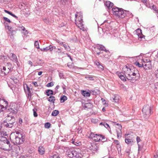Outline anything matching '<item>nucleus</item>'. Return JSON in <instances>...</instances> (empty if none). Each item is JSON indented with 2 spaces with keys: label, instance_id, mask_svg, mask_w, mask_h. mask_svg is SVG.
I'll list each match as a JSON object with an SVG mask.
<instances>
[{
  "label": "nucleus",
  "instance_id": "1a4fd4ad",
  "mask_svg": "<svg viewBox=\"0 0 158 158\" xmlns=\"http://www.w3.org/2000/svg\"><path fill=\"white\" fill-rule=\"evenodd\" d=\"M0 102V110L1 109L2 111H3L6 108V107L7 106V102L4 99L1 100ZM0 111L1 110H0Z\"/></svg>",
  "mask_w": 158,
  "mask_h": 158
},
{
  "label": "nucleus",
  "instance_id": "473e14b6",
  "mask_svg": "<svg viewBox=\"0 0 158 158\" xmlns=\"http://www.w3.org/2000/svg\"><path fill=\"white\" fill-rule=\"evenodd\" d=\"M102 124H103V126L106 128H107L108 127L110 128L109 125L107 124L106 123L103 122H102L100 123V125H102Z\"/></svg>",
  "mask_w": 158,
  "mask_h": 158
},
{
  "label": "nucleus",
  "instance_id": "ea45409f",
  "mask_svg": "<svg viewBox=\"0 0 158 158\" xmlns=\"http://www.w3.org/2000/svg\"><path fill=\"white\" fill-rule=\"evenodd\" d=\"M51 126V124L49 123H45L44 126L45 128H49Z\"/></svg>",
  "mask_w": 158,
  "mask_h": 158
},
{
  "label": "nucleus",
  "instance_id": "20e7f679",
  "mask_svg": "<svg viewBox=\"0 0 158 158\" xmlns=\"http://www.w3.org/2000/svg\"><path fill=\"white\" fill-rule=\"evenodd\" d=\"M75 17L76 19L75 20V24L80 29L84 31L85 28L83 27V24L82 23V15L81 12H79L77 14L75 15Z\"/></svg>",
  "mask_w": 158,
  "mask_h": 158
},
{
  "label": "nucleus",
  "instance_id": "a18cd8bd",
  "mask_svg": "<svg viewBox=\"0 0 158 158\" xmlns=\"http://www.w3.org/2000/svg\"><path fill=\"white\" fill-rule=\"evenodd\" d=\"M91 121L94 123H96L98 121V120L97 119L92 118L91 120Z\"/></svg>",
  "mask_w": 158,
  "mask_h": 158
},
{
  "label": "nucleus",
  "instance_id": "c85d7f7f",
  "mask_svg": "<svg viewBox=\"0 0 158 158\" xmlns=\"http://www.w3.org/2000/svg\"><path fill=\"white\" fill-rule=\"evenodd\" d=\"M59 113V112L56 110H54L52 113V115L53 116H57Z\"/></svg>",
  "mask_w": 158,
  "mask_h": 158
},
{
  "label": "nucleus",
  "instance_id": "49530a36",
  "mask_svg": "<svg viewBox=\"0 0 158 158\" xmlns=\"http://www.w3.org/2000/svg\"><path fill=\"white\" fill-rule=\"evenodd\" d=\"M152 9L155 11L156 13H158V10L157 9V8L155 5H153L152 6Z\"/></svg>",
  "mask_w": 158,
  "mask_h": 158
},
{
  "label": "nucleus",
  "instance_id": "6e6552de",
  "mask_svg": "<svg viewBox=\"0 0 158 158\" xmlns=\"http://www.w3.org/2000/svg\"><path fill=\"white\" fill-rule=\"evenodd\" d=\"M143 67L145 71L150 70L152 68V65L149 60L148 61L147 59L144 60L143 61Z\"/></svg>",
  "mask_w": 158,
  "mask_h": 158
},
{
  "label": "nucleus",
  "instance_id": "72a5a7b5",
  "mask_svg": "<svg viewBox=\"0 0 158 158\" xmlns=\"http://www.w3.org/2000/svg\"><path fill=\"white\" fill-rule=\"evenodd\" d=\"M34 46L37 49H40L39 43L38 41H35L34 43Z\"/></svg>",
  "mask_w": 158,
  "mask_h": 158
},
{
  "label": "nucleus",
  "instance_id": "dca6fc26",
  "mask_svg": "<svg viewBox=\"0 0 158 158\" xmlns=\"http://www.w3.org/2000/svg\"><path fill=\"white\" fill-rule=\"evenodd\" d=\"M3 125L4 126H5L6 127H8V128H12L14 125H13L11 123H7L6 122L4 121L3 123Z\"/></svg>",
  "mask_w": 158,
  "mask_h": 158
},
{
  "label": "nucleus",
  "instance_id": "b1692460",
  "mask_svg": "<svg viewBox=\"0 0 158 158\" xmlns=\"http://www.w3.org/2000/svg\"><path fill=\"white\" fill-rule=\"evenodd\" d=\"M82 94L85 97H89L90 96V94L88 92L83 90L82 92Z\"/></svg>",
  "mask_w": 158,
  "mask_h": 158
},
{
  "label": "nucleus",
  "instance_id": "4c0bfd02",
  "mask_svg": "<svg viewBox=\"0 0 158 158\" xmlns=\"http://www.w3.org/2000/svg\"><path fill=\"white\" fill-rule=\"evenodd\" d=\"M85 78L87 79L88 80L90 81H93L94 80L93 77L92 76L86 77H85Z\"/></svg>",
  "mask_w": 158,
  "mask_h": 158
},
{
  "label": "nucleus",
  "instance_id": "69168bd1",
  "mask_svg": "<svg viewBox=\"0 0 158 158\" xmlns=\"http://www.w3.org/2000/svg\"><path fill=\"white\" fill-rule=\"evenodd\" d=\"M22 123H23L22 119L21 118H20L19 120V124L20 125H21V124H22Z\"/></svg>",
  "mask_w": 158,
  "mask_h": 158
},
{
  "label": "nucleus",
  "instance_id": "0e129e2a",
  "mask_svg": "<svg viewBox=\"0 0 158 158\" xmlns=\"http://www.w3.org/2000/svg\"><path fill=\"white\" fill-rule=\"evenodd\" d=\"M59 76L60 78H62L63 76V74L62 73H59Z\"/></svg>",
  "mask_w": 158,
  "mask_h": 158
},
{
  "label": "nucleus",
  "instance_id": "bf43d9fd",
  "mask_svg": "<svg viewBox=\"0 0 158 158\" xmlns=\"http://www.w3.org/2000/svg\"><path fill=\"white\" fill-rule=\"evenodd\" d=\"M114 142L117 145H119V142L118 140H114Z\"/></svg>",
  "mask_w": 158,
  "mask_h": 158
},
{
  "label": "nucleus",
  "instance_id": "393cba45",
  "mask_svg": "<svg viewBox=\"0 0 158 158\" xmlns=\"http://www.w3.org/2000/svg\"><path fill=\"white\" fill-rule=\"evenodd\" d=\"M57 2H59L60 4L64 5L66 4L67 0H56Z\"/></svg>",
  "mask_w": 158,
  "mask_h": 158
},
{
  "label": "nucleus",
  "instance_id": "774afa93",
  "mask_svg": "<svg viewBox=\"0 0 158 158\" xmlns=\"http://www.w3.org/2000/svg\"><path fill=\"white\" fill-rule=\"evenodd\" d=\"M28 64H29L30 65L32 66V62L30 61L29 60L28 61Z\"/></svg>",
  "mask_w": 158,
  "mask_h": 158
},
{
  "label": "nucleus",
  "instance_id": "79ce46f5",
  "mask_svg": "<svg viewBox=\"0 0 158 158\" xmlns=\"http://www.w3.org/2000/svg\"><path fill=\"white\" fill-rule=\"evenodd\" d=\"M135 64L136 66H138L139 67H143V62L142 64H140L139 62H136Z\"/></svg>",
  "mask_w": 158,
  "mask_h": 158
},
{
  "label": "nucleus",
  "instance_id": "13d9d810",
  "mask_svg": "<svg viewBox=\"0 0 158 158\" xmlns=\"http://www.w3.org/2000/svg\"><path fill=\"white\" fill-rule=\"evenodd\" d=\"M61 86L63 89L64 91H65L66 89L65 85L63 83H62V85H61Z\"/></svg>",
  "mask_w": 158,
  "mask_h": 158
},
{
  "label": "nucleus",
  "instance_id": "2f4dec72",
  "mask_svg": "<svg viewBox=\"0 0 158 158\" xmlns=\"http://www.w3.org/2000/svg\"><path fill=\"white\" fill-rule=\"evenodd\" d=\"M15 119L14 117H11V120L8 122V123H11L14 125L15 123Z\"/></svg>",
  "mask_w": 158,
  "mask_h": 158
},
{
  "label": "nucleus",
  "instance_id": "052dcab7",
  "mask_svg": "<svg viewBox=\"0 0 158 158\" xmlns=\"http://www.w3.org/2000/svg\"><path fill=\"white\" fill-rule=\"evenodd\" d=\"M7 29L10 32L13 29V28L10 27V26H7Z\"/></svg>",
  "mask_w": 158,
  "mask_h": 158
},
{
  "label": "nucleus",
  "instance_id": "cd10ccee",
  "mask_svg": "<svg viewBox=\"0 0 158 158\" xmlns=\"http://www.w3.org/2000/svg\"><path fill=\"white\" fill-rule=\"evenodd\" d=\"M60 44H61V45H62L63 47L65 49H66L67 51H69L70 50V48L68 45H66L65 44H64L62 43H60Z\"/></svg>",
  "mask_w": 158,
  "mask_h": 158
},
{
  "label": "nucleus",
  "instance_id": "09e8293b",
  "mask_svg": "<svg viewBox=\"0 0 158 158\" xmlns=\"http://www.w3.org/2000/svg\"><path fill=\"white\" fill-rule=\"evenodd\" d=\"M10 78L13 80V81L15 83H17L18 80L17 79V78L15 77H11Z\"/></svg>",
  "mask_w": 158,
  "mask_h": 158
},
{
  "label": "nucleus",
  "instance_id": "4be33fe9",
  "mask_svg": "<svg viewBox=\"0 0 158 158\" xmlns=\"http://www.w3.org/2000/svg\"><path fill=\"white\" fill-rule=\"evenodd\" d=\"M68 156L70 158H72L74 157L73 156V150H69L67 152Z\"/></svg>",
  "mask_w": 158,
  "mask_h": 158
},
{
  "label": "nucleus",
  "instance_id": "ddd939ff",
  "mask_svg": "<svg viewBox=\"0 0 158 158\" xmlns=\"http://www.w3.org/2000/svg\"><path fill=\"white\" fill-rule=\"evenodd\" d=\"M137 31L138 33L137 34L139 38H140L142 40H143V39L144 40V36L142 33V30L140 29H138L137 30Z\"/></svg>",
  "mask_w": 158,
  "mask_h": 158
},
{
  "label": "nucleus",
  "instance_id": "c9c22d12",
  "mask_svg": "<svg viewBox=\"0 0 158 158\" xmlns=\"http://www.w3.org/2000/svg\"><path fill=\"white\" fill-rule=\"evenodd\" d=\"M96 134H94V133L92 132L89 135V138L93 140V139L95 138V136H96Z\"/></svg>",
  "mask_w": 158,
  "mask_h": 158
},
{
  "label": "nucleus",
  "instance_id": "338daca9",
  "mask_svg": "<svg viewBox=\"0 0 158 158\" xmlns=\"http://www.w3.org/2000/svg\"><path fill=\"white\" fill-rule=\"evenodd\" d=\"M22 158H32L31 156H23L22 157Z\"/></svg>",
  "mask_w": 158,
  "mask_h": 158
},
{
  "label": "nucleus",
  "instance_id": "9d476101",
  "mask_svg": "<svg viewBox=\"0 0 158 158\" xmlns=\"http://www.w3.org/2000/svg\"><path fill=\"white\" fill-rule=\"evenodd\" d=\"M17 106L15 104H12L10 105V107L8 109V110L10 113H12L13 114H15L17 112Z\"/></svg>",
  "mask_w": 158,
  "mask_h": 158
},
{
  "label": "nucleus",
  "instance_id": "f03ea898",
  "mask_svg": "<svg viewBox=\"0 0 158 158\" xmlns=\"http://www.w3.org/2000/svg\"><path fill=\"white\" fill-rule=\"evenodd\" d=\"M12 137L14 143L16 145H20L22 144L25 140V136L23 135L19 131H16L12 134Z\"/></svg>",
  "mask_w": 158,
  "mask_h": 158
},
{
  "label": "nucleus",
  "instance_id": "2eb2a0df",
  "mask_svg": "<svg viewBox=\"0 0 158 158\" xmlns=\"http://www.w3.org/2000/svg\"><path fill=\"white\" fill-rule=\"evenodd\" d=\"M105 5L110 9L113 6V4L109 1H106L105 3Z\"/></svg>",
  "mask_w": 158,
  "mask_h": 158
},
{
  "label": "nucleus",
  "instance_id": "603ef678",
  "mask_svg": "<svg viewBox=\"0 0 158 158\" xmlns=\"http://www.w3.org/2000/svg\"><path fill=\"white\" fill-rule=\"evenodd\" d=\"M49 51L50 52H52L53 50V48H52V46L50 45L49 46Z\"/></svg>",
  "mask_w": 158,
  "mask_h": 158
},
{
  "label": "nucleus",
  "instance_id": "a19ab883",
  "mask_svg": "<svg viewBox=\"0 0 158 158\" xmlns=\"http://www.w3.org/2000/svg\"><path fill=\"white\" fill-rule=\"evenodd\" d=\"M44 22L47 23V24H50V22H49V20L48 18H45V19H43Z\"/></svg>",
  "mask_w": 158,
  "mask_h": 158
},
{
  "label": "nucleus",
  "instance_id": "5fc2aeb1",
  "mask_svg": "<svg viewBox=\"0 0 158 158\" xmlns=\"http://www.w3.org/2000/svg\"><path fill=\"white\" fill-rule=\"evenodd\" d=\"M3 19L5 20V21H7L8 23H10V20L6 17H4Z\"/></svg>",
  "mask_w": 158,
  "mask_h": 158
},
{
  "label": "nucleus",
  "instance_id": "f3484780",
  "mask_svg": "<svg viewBox=\"0 0 158 158\" xmlns=\"http://www.w3.org/2000/svg\"><path fill=\"white\" fill-rule=\"evenodd\" d=\"M120 99V96L118 95H115L114 96L113 99V102L115 103H118Z\"/></svg>",
  "mask_w": 158,
  "mask_h": 158
},
{
  "label": "nucleus",
  "instance_id": "8fccbe9b",
  "mask_svg": "<svg viewBox=\"0 0 158 158\" xmlns=\"http://www.w3.org/2000/svg\"><path fill=\"white\" fill-rule=\"evenodd\" d=\"M99 139H100V141L102 140L105 139V137L102 135H99Z\"/></svg>",
  "mask_w": 158,
  "mask_h": 158
},
{
  "label": "nucleus",
  "instance_id": "a211bd4d",
  "mask_svg": "<svg viewBox=\"0 0 158 158\" xmlns=\"http://www.w3.org/2000/svg\"><path fill=\"white\" fill-rule=\"evenodd\" d=\"M44 94L48 96H50L54 94L53 91L51 89H47L44 92Z\"/></svg>",
  "mask_w": 158,
  "mask_h": 158
},
{
  "label": "nucleus",
  "instance_id": "9b49d317",
  "mask_svg": "<svg viewBox=\"0 0 158 158\" xmlns=\"http://www.w3.org/2000/svg\"><path fill=\"white\" fill-rule=\"evenodd\" d=\"M73 150L74 157H75L76 158H78L79 157L81 158L82 157V155L80 153L78 149H74Z\"/></svg>",
  "mask_w": 158,
  "mask_h": 158
},
{
  "label": "nucleus",
  "instance_id": "c03bdc74",
  "mask_svg": "<svg viewBox=\"0 0 158 158\" xmlns=\"http://www.w3.org/2000/svg\"><path fill=\"white\" fill-rule=\"evenodd\" d=\"M53 85V82H51L48 83L47 85L46 86L47 87H52Z\"/></svg>",
  "mask_w": 158,
  "mask_h": 158
},
{
  "label": "nucleus",
  "instance_id": "864d4df0",
  "mask_svg": "<svg viewBox=\"0 0 158 158\" xmlns=\"http://www.w3.org/2000/svg\"><path fill=\"white\" fill-rule=\"evenodd\" d=\"M50 158H60L59 157L56 155H54L53 156H51Z\"/></svg>",
  "mask_w": 158,
  "mask_h": 158
},
{
  "label": "nucleus",
  "instance_id": "7c9ffc66",
  "mask_svg": "<svg viewBox=\"0 0 158 158\" xmlns=\"http://www.w3.org/2000/svg\"><path fill=\"white\" fill-rule=\"evenodd\" d=\"M4 11L7 13H8V14L11 15V16L15 17V18H16V19H17L18 18V17L17 16H16L15 15L13 14L11 12L8 11H7V10H5Z\"/></svg>",
  "mask_w": 158,
  "mask_h": 158
},
{
  "label": "nucleus",
  "instance_id": "c756f323",
  "mask_svg": "<svg viewBox=\"0 0 158 158\" xmlns=\"http://www.w3.org/2000/svg\"><path fill=\"white\" fill-rule=\"evenodd\" d=\"M93 140L95 142H98L99 141L100 139H99V135L97 134L96 136L95 137V138L93 139Z\"/></svg>",
  "mask_w": 158,
  "mask_h": 158
},
{
  "label": "nucleus",
  "instance_id": "4468645a",
  "mask_svg": "<svg viewBox=\"0 0 158 158\" xmlns=\"http://www.w3.org/2000/svg\"><path fill=\"white\" fill-rule=\"evenodd\" d=\"M38 151L39 153L41 155L44 154L45 152V150L44 148L42 146H40L38 148Z\"/></svg>",
  "mask_w": 158,
  "mask_h": 158
},
{
  "label": "nucleus",
  "instance_id": "423d86ee",
  "mask_svg": "<svg viewBox=\"0 0 158 158\" xmlns=\"http://www.w3.org/2000/svg\"><path fill=\"white\" fill-rule=\"evenodd\" d=\"M12 64L9 63H7L5 66H3L1 70V74L4 75H7L10 72L12 71Z\"/></svg>",
  "mask_w": 158,
  "mask_h": 158
},
{
  "label": "nucleus",
  "instance_id": "e433bc0d",
  "mask_svg": "<svg viewBox=\"0 0 158 158\" xmlns=\"http://www.w3.org/2000/svg\"><path fill=\"white\" fill-rule=\"evenodd\" d=\"M33 115L35 117H37L38 116V114L36 113L37 109L35 108H34L33 109Z\"/></svg>",
  "mask_w": 158,
  "mask_h": 158
},
{
  "label": "nucleus",
  "instance_id": "4d7b16f0",
  "mask_svg": "<svg viewBox=\"0 0 158 158\" xmlns=\"http://www.w3.org/2000/svg\"><path fill=\"white\" fill-rule=\"evenodd\" d=\"M10 32H11L12 35H14L16 33V32L13 29L11 31H10Z\"/></svg>",
  "mask_w": 158,
  "mask_h": 158
},
{
  "label": "nucleus",
  "instance_id": "e2e57ef3",
  "mask_svg": "<svg viewBox=\"0 0 158 158\" xmlns=\"http://www.w3.org/2000/svg\"><path fill=\"white\" fill-rule=\"evenodd\" d=\"M136 140L137 143H138L140 141V139L139 137L137 136L136 137Z\"/></svg>",
  "mask_w": 158,
  "mask_h": 158
},
{
  "label": "nucleus",
  "instance_id": "bb28decb",
  "mask_svg": "<svg viewBox=\"0 0 158 158\" xmlns=\"http://www.w3.org/2000/svg\"><path fill=\"white\" fill-rule=\"evenodd\" d=\"M19 28H20L21 30L23 31H25V32L24 33V35H26L27 34L28 32L27 30H26L25 27L22 26H19Z\"/></svg>",
  "mask_w": 158,
  "mask_h": 158
},
{
  "label": "nucleus",
  "instance_id": "58836bf2",
  "mask_svg": "<svg viewBox=\"0 0 158 158\" xmlns=\"http://www.w3.org/2000/svg\"><path fill=\"white\" fill-rule=\"evenodd\" d=\"M49 46H48V47H46L45 48H41L40 49V50L41 51H45V52H47V51L49 50Z\"/></svg>",
  "mask_w": 158,
  "mask_h": 158
},
{
  "label": "nucleus",
  "instance_id": "aec40b11",
  "mask_svg": "<svg viewBox=\"0 0 158 158\" xmlns=\"http://www.w3.org/2000/svg\"><path fill=\"white\" fill-rule=\"evenodd\" d=\"M48 101L53 103H54L55 101V98L54 96H51L47 98Z\"/></svg>",
  "mask_w": 158,
  "mask_h": 158
},
{
  "label": "nucleus",
  "instance_id": "680f3d73",
  "mask_svg": "<svg viewBox=\"0 0 158 158\" xmlns=\"http://www.w3.org/2000/svg\"><path fill=\"white\" fill-rule=\"evenodd\" d=\"M26 88L27 91L28 92L31 91H30V88H29V87H28V85H27V84H26Z\"/></svg>",
  "mask_w": 158,
  "mask_h": 158
},
{
  "label": "nucleus",
  "instance_id": "0eeeda50",
  "mask_svg": "<svg viewBox=\"0 0 158 158\" xmlns=\"http://www.w3.org/2000/svg\"><path fill=\"white\" fill-rule=\"evenodd\" d=\"M129 12L120 8L117 13L115 14V16L120 18H124L126 16L129 15Z\"/></svg>",
  "mask_w": 158,
  "mask_h": 158
},
{
  "label": "nucleus",
  "instance_id": "f8f14e48",
  "mask_svg": "<svg viewBox=\"0 0 158 158\" xmlns=\"http://www.w3.org/2000/svg\"><path fill=\"white\" fill-rule=\"evenodd\" d=\"M10 60L15 63L18 62V60L17 56L13 53H10Z\"/></svg>",
  "mask_w": 158,
  "mask_h": 158
},
{
  "label": "nucleus",
  "instance_id": "a878e982",
  "mask_svg": "<svg viewBox=\"0 0 158 158\" xmlns=\"http://www.w3.org/2000/svg\"><path fill=\"white\" fill-rule=\"evenodd\" d=\"M67 99L66 96L64 95L62 96L60 98V100L61 102H64Z\"/></svg>",
  "mask_w": 158,
  "mask_h": 158
},
{
  "label": "nucleus",
  "instance_id": "7ed1b4c3",
  "mask_svg": "<svg viewBox=\"0 0 158 158\" xmlns=\"http://www.w3.org/2000/svg\"><path fill=\"white\" fill-rule=\"evenodd\" d=\"M12 146L6 137H0V148L4 150H10Z\"/></svg>",
  "mask_w": 158,
  "mask_h": 158
},
{
  "label": "nucleus",
  "instance_id": "39448f33",
  "mask_svg": "<svg viewBox=\"0 0 158 158\" xmlns=\"http://www.w3.org/2000/svg\"><path fill=\"white\" fill-rule=\"evenodd\" d=\"M143 116L145 118H148L152 114V108L149 105L144 106L142 109Z\"/></svg>",
  "mask_w": 158,
  "mask_h": 158
},
{
  "label": "nucleus",
  "instance_id": "f257e3e1",
  "mask_svg": "<svg viewBox=\"0 0 158 158\" xmlns=\"http://www.w3.org/2000/svg\"><path fill=\"white\" fill-rule=\"evenodd\" d=\"M123 73H118V75L120 79L123 81H126V78L129 80L135 81L139 79L140 77L139 72L133 67H128L127 65L124 66L123 68Z\"/></svg>",
  "mask_w": 158,
  "mask_h": 158
},
{
  "label": "nucleus",
  "instance_id": "3c124183",
  "mask_svg": "<svg viewBox=\"0 0 158 158\" xmlns=\"http://www.w3.org/2000/svg\"><path fill=\"white\" fill-rule=\"evenodd\" d=\"M98 68H99L100 70H102L103 69L104 67L102 65H101V64H100L98 66Z\"/></svg>",
  "mask_w": 158,
  "mask_h": 158
},
{
  "label": "nucleus",
  "instance_id": "6ab92c4d",
  "mask_svg": "<svg viewBox=\"0 0 158 158\" xmlns=\"http://www.w3.org/2000/svg\"><path fill=\"white\" fill-rule=\"evenodd\" d=\"M119 128V131H117V138L118 139H119L122 137V131L121 130L122 127L121 125H120Z\"/></svg>",
  "mask_w": 158,
  "mask_h": 158
},
{
  "label": "nucleus",
  "instance_id": "412c9836",
  "mask_svg": "<svg viewBox=\"0 0 158 158\" xmlns=\"http://www.w3.org/2000/svg\"><path fill=\"white\" fill-rule=\"evenodd\" d=\"M92 107V105L90 103H87L85 104L84 108L85 109H90Z\"/></svg>",
  "mask_w": 158,
  "mask_h": 158
},
{
  "label": "nucleus",
  "instance_id": "f704fd0d",
  "mask_svg": "<svg viewBox=\"0 0 158 158\" xmlns=\"http://www.w3.org/2000/svg\"><path fill=\"white\" fill-rule=\"evenodd\" d=\"M97 47L98 49L100 50H104L105 49V47L102 45H99Z\"/></svg>",
  "mask_w": 158,
  "mask_h": 158
},
{
  "label": "nucleus",
  "instance_id": "de8ad7c7",
  "mask_svg": "<svg viewBox=\"0 0 158 158\" xmlns=\"http://www.w3.org/2000/svg\"><path fill=\"white\" fill-rule=\"evenodd\" d=\"M125 142L127 144H129L131 142V140L130 139H125Z\"/></svg>",
  "mask_w": 158,
  "mask_h": 158
},
{
  "label": "nucleus",
  "instance_id": "5701e85b",
  "mask_svg": "<svg viewBox=\"0 0 158 158\" xmlns=\"http://www.w3.org/2000/svg\"><path fill=\"white\" fill-rule=\"evenodd\" d=\"M120 8H119L117 7H113L112 8V11L113 12V14L115 15V14L117 13L118 11L119 10Z\"/></svg>",
  "mask_w": 158,
  "mask_h": 158
},
{
  "label": "nucleus",
  "instance_id": "6e6d98bb",
  "mask_svg": "<svg viewBox=\"0 0 158 158\" xmlns=\"http://www.w3.org/2000/svg\"><path fill=\"white\" fill-rule=\"evenodd\" d=\"M60 85H57L56 87L55 88V90H56V92H55V93H56L57 92H58V89H59V87H60Z\"/></svg>",
  "mask_w": 158,
  "mask_h": 158
},
{
  "label": "nucleus",
  "instance_id": "37998d69",
  "mask_svg": "<svg viewBox=\"0 0 158 158\" xmlns=\"http://www.w3.org/2000/svg\"><path fill=\"white\" fill-rule=\"evenodd\" d=\"M11 117H14L13 116H11L10 114L8 115L6 118V120L8 122L10 121L11 120Z\"/></svg>",
  "mask_w": 158,
  "mask_h": 158
}]
</instances>
